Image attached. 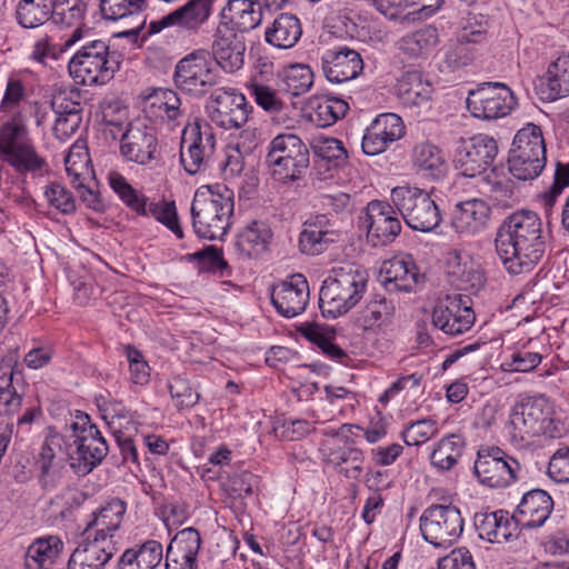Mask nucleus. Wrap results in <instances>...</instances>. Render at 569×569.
<instances>
[{"instance_id":"nucleus-64","label":"nucleus","mask_w":569,"mask_h":569,"mask_svg":"<svg viewBox=\"0 0 569 569\" xmlns=\"http://www.w3.org/2000/svg\"><path fill=\"white\" fill-rule=\"evenodd\" d=\"M44 197L48 203L62 212L69 214L76 211V200L72 193L59 182H51L46 187Z\"/></svg>"},{"instance_id":"nucleus-56","label":"nucleus","mask_w":569,"mask_h":569,"mask_svg":"<svg viewBox=\"0 0 569 569\" xmlns=\"http://www.w3.org/2000/svg\"><path fill=\"white\" fill-rule=\"evenodd\" d=\"M28 98L29 89L27 82L17 76H10L0 101V112L11 117L20 114V107Z\"/></svg>"},{"instance_id":"nucleus-48","label":"nucleus","mask_w":569,"mask_h":569,"mask_svg":"<svg viewBox=\"0 0 569 569\" xmlns=\"http://www.w3.org/2000/svg\"><path fill=\"white\" fill-rule=\"evenodd\" d=\"M53 11L52 0H19L16 7L18 23L27 29L44 24Z\"/></svg>"},{"instance_id":"nucleus-30","label":"nucleus","mask_w":569,"mask_h":569,"mask_svg":"<svg viewBox=\"0 0 569 569\" xmlns=\"http://www.w3.org/2000/svg\"><path fill=\"white\" fill-rule=\"evenodd\" d=\"M340 233L327 214H317L303 223L299 236V247L302 253L316 256L339 240Z\"/></svg>"},{"instance_id":"nucleus-33","label":"nucleus","mask_w":569,"mask_h":569,"mask_svg":"<svg viewBox=\"0 0 569 569\" xmlns=\"http://www.w3.org/2000/svg\"><path fill=\"white\" fill-rule=\"evenodd\" d=\"M22 368L13 358H3L0 361V411L16 412L23 401Z\"/></svg>"},{"instance_id":"nucleus-6","label":"nucleus","mask_w":569,"mask_h":569,"mask_svg":"<svg viewBox=\"0 0 569 569\" xmlns=\"http://www.w3.org/2000/svg\"><path fill=\"white\" fill-rule=\"evenodd\" d=\"M266 163L274 180L296 181L309 167V150L297 134L280 133L269 144Z\"/></svg>"},{"instance_id":"nucleus-35","label":"nucleus","mask_w":569,"mask_h":569,"mask_svg":"<svg viewBox=\"0 0 569 569\" xmlns=\"http://www.w3.org/2000/svg\"><path fill=\"white\" fill-rule=\"evenodd\" d=\"M475 528L479 538L491 543H501L518 535L513 516L510 517L509 512L502 509L492 512H477Z\"/></svg>"},{"instance_id":"nucleus-21","label":"nucleus","mask_w":569,"mask_h":569,"mask_svg":"<svg viewBox=\"0 0 569 569\" xmlns=\"http://www.w3.org/2000/svg\"><path fill=\"white\" fill-rule=\"evenodd\" d=\"M381 283L388 292H417L426 281L410 254H398L382 263Z\"/></svg>"},{"instance_id":"nucleus-8","label":"nucleus","mask_w":569,"mask_h":569,"mask_svg":"<svg viewBox=\"0 0 569 569\" xmlns=\"http://www.w3.org/2000/svg\"><path fill=\"white\" fill-rule=\"evenodd\" d=\"M390 200L409 228L430 232L439 227L442 218L435 200L417 187L399 186L391 190Z\"/></svg>"},{"instance_id":"nucleus-40","label":"nucleus","mask_w":569,"mask_h":569,"mask_svg":"<svg viewBox=\"0 0 569 569\" xmlns=\"http://www.w3.org/2000/svg\"><path fill=\"white\" fill-rule=\"evenodd\" d=\"M301 34L302 28L297 16L281 13L273 20L271 27L267 28L264 38L273 47L290 49L299 41Z\"/></svg>"},{"instance_id":"nucleus-46","label":"nucleus","mask_w":569,"mask_h":569,"mask_svg":"<svg viewBox=\"0 0 569 569\" xmlns=\"http://www.w3.org/2000/svg\"><path fill=\"white\" fill-rule=\"evenodd\" d=\"M466 442L462 436L451 433L443 437L430 455L431 465L440 470H451L461 458Z\"/></svg>"},{"instance_id":"nucleus-18","label":"nucleus","mask_w":569,"mask_h":569,"mask_svg":"<svg viewBox=\"0 0 569 569\" xmlns=\"http://www.w3.org/2000/svg\"><path fill=\"white\" fill-rule=\"evenodd\" d=\"M120 153L126 160L140 166L160 160L156 129L140 120L129 122L121 133Z\"/></svg>"},{"instance_id":"nucleus-39","label":"nucleus","mask_w":569,"mask_h":569,"mask_svg":"<svg viewBox=\"0 0 569 569\" xmlns=\"http://www.w3.org/2000/svg\"><path fill=\"white\" fill-rule=\"evenodd\" d=\"M272 231L263 221L253 220L237 234L234 247L246 258L258 256L268 249Z\"/></svg>"},{"instance_id":"nucleus-11","label":"nucleus","mask_w":569,"mask_h":569,"mask_svg":"<svg viewBox=\"0 0 569 569\" xmlns=\"http://www.w3.org/2000/svg\"><path fill=\"white\" fill-rule=\"evenodd\" d=\"M463 518L458 507L431 505L420 517V531L423 539L435 547L452 546L463 531Z\"/></svg>"},{"instance_id":"nucleus-49","label":"nucleus","mask_w":569,"mask_h":569,"mask_svg":"<svg viewBox=\"0 0 569 569\" xmlns=\"http://www.w3.org/2000/svg\"><path fill=\"white\" fill-rule=\"evenodd\" d=\"M280 90L298 97L305 94L313 84V72L306 64H291L278 74Z\"/></svg>"},{"instance_id":"nucleus-37","label":"nucleus","mask_w":569,"mask_h":569,"mask_svg":"<svg viewBox=\"0 0 569 569\" xmlns=\"http://www.w3.org/2000/svg\"><path fill=\"white\" fill-rule=\"evenodd\" d=\"M64 548L58 536L36 539L27 549L24 556L26 569H51L60 558Z\"/></svg>"},{"instance_id":"nucleus-19","label":"nucleus","mask_w":569,"mask_h":569,"mask_svg":"<svg viewBox=\"0 0 569 569\" xmlns=\"http://www.w3.org/2000/svg\"><path fill=\"white\" fill-rule=\"evenodd\" d=\"M396 207L389 202L372 200L366 207L365 224L367 239L373 247H383L395 241L402 226Z\"/></svg>"},{"instance_id":"nucleus-2","label":"nucleus","mask_w":569,"mask_h":569,"mask_svg":"<svg viewBox=\"0 0 569 569\" xmlns=\"http://www.w3.org/2000/svg\"><path fill=\"white\" fill-rule=\"evenodd\" d=\"M233 191L226 184L199 187L191 203L192 229L204 240L222 239L230 228L233 214Z\"/></svg>"},{"instance_id":"nucleus-42","label":"nucleus","mask_w":569,"mask_h":569,"mask_svg":"<svg viewBox=\"0 0 569 569\" xmlns=\"http://www.w3.org/2000/svg\"><path fill=\"white\" fill-rule=\"evenodd\" d=\"M61 448L62 438L59 435H50L46 437L36 457L34 468L39 472L40 481L44 487L53 481V477L61 467L62 459L58 457Z\"/></svg>"},{"instance_id":"nucleus-34","label":"nucleus","mask_w":569,"mask_h":569,"mask_svg":"<svg viewBox=\"0 0 569 569\" xmlns=\"http://www.w3.org/2000/svg\"><path fill=\"white\" fill-rule=\"evenodd\" d=\"M490 211V207L482 199L461 201L455 207L451 226L460 234L473 236L487 227Z\"/></svg>"},{"instance_id":"nucleus-14","label":"nucleus","mask_w":569,"mask_h":569,"mask_svg":"<svg viewBox=\"0 0 569 569\" xmlns=\"http://www.w3.org/2000/svg\"><path fill=\"white\" fill-rule=\"evenodd\" d=\"M498 152V142L493 137L475 134L461 140L453 159L455 168L463 177L481 176L493 164Z\"/></svg>"},{"instance_id":"nucleus-47","label":"nucleus","mask_w":569,"mask_h":569,"mask_svg":"<svg viewBox=\"0 0 569 569\" xmlns=\"http://www.w3.org/2000/svg\"><path fill=\"white\" fill-rule=\"evenodd\" d=\"M485 190L489 199L500 208H511L518 200L515 182L496 168L483 178Z\"/></svg>"},{"instance_id":"nucleus-17","label":"nucleus","mask_w":569,"mask_h":569,"mask_svg":"<svg viewBox=\"0 0 569 569\" xmlns=\"http://www.w3.org/2000/svg\"><path fill=\"white\" fill-rule=\"evenodd\" d=\"M216 144L212 128L207 122L196 121L182 130L180 161L189 174L206 170Z\"/></svg>"},{"instance_id":"nucleus-23","label":"nucleus","mask_w":569,"mask_h":569,"mask_svg":"<svg viewBox=\"0 0 569 569\" xmlns=\"http://www.w3.org/2000/svg\"><path fill=\"white\" fill-rule=\"evenodd\" d=\"M216 0H189L183 6L149 23V33H158L169 27H179L190 32H198L213 12Z\"/></svg>"},{"instance_id":"nucleus-45","label":"nucleus","mask_w":569,"mask_h":569,"mask_svg":"<svg viewBox=\"0 0 569 569\" xmlns=\"http://www.w3.org/2000/svg\"><path fill=\"white\" fill-rule=\"evenodd\" d=\"M547 163V157L541 154L523 153L509 150L508 170L518 181H532L537 179Z\"/></svg>"},{"instance_id":"nucleus-20","label":"nucleus","mask_w":569,"mask_h":569,"mask_svg":"<svg viewBox=\"0 0 569 569\" xmlns=\"http://www.w3.org/2000/svg\"><path fill=\"white\" fill-rule=\"evenodd\" d=\"M246 50V41L241 33L217 24L209 51L213 63L227 73H234L244 64Z\"/></svg>"},{"instance_id":"nucleus-27","label":"nucleus","mask_w":569,"mask_h":569,"mask_svg":"<svg viewBox=\"0 0 569 569\" xmlns=\"http://www.w3.org/2000/svg\"><path fill=\"white\" fill-rule=\"evenodd\" d=\"M201 542L200 532L193 527L178 531L167 548L166 569H198Z\"/></svg>"},{"instance_id":"nucleus-28","label":"nucleus","mask_w":569,"mask_h":569,"mask_svg":"<svg viewBox=\"0 0 569 569\" xmlns=\"http://www.w3.org/2000/svg\"><path fill=\"white\" fill-rule=\"evenodd\" d=\"M553 510L551 496L542 489H532L523 493L512 516L517 527L535 529L542 527Z\"/></svg>"},{"instance_id":"nucleus-52","label":"nucleus","mask_w":569,"mask_h":569,"mask_svg":"<svg viewBox=\"0 0 569 569\" xmlns=\"http://www.w3.org/2000/svg\"><path fill=\"white\" fill-rule=\"evenodd\" d=\"M439 42L438 30L433 26H425L400 41V49L410 57H419L430 52Z\"/></svg>"},{"instance_id":"nucleus-61","label":"nucleus","mask_w":569,"mask_h":569,"mask_svg":"<svg viewBox=\"0 0 569 569\" xmlns=\"http://www.w3.org/2000/svg\"><path fill=\"white\" fill-rule=\"evenodd\" d=\"M488 39V22L475 14H468L460 22L457 40L469 43H482Z\"/></svg>"},{"instance_id":"nucleus-24","label":"nucleus","mask_w":569,"mask_h":569,"mask_svg":"<svg viewBox=\"0 0 569 569\" xmlns=\"http://www.w3.org/2000/svg\"><path fill=\"white\" fill-rule=\"evenodd\" d=\"M273 307L284 318H293L306 310L309 302V284L301 273L292 274L271 288Z\"/></svg>"},{"instance_id":"nucleus-26","label":"nucleus","mask_w":569,"mask_h":569,"mask_svg":"<svg viewBox=\"0 0 569 569\" xmlns=\"http://www.w3.org/2000/svg\"><path fill=\"white\" fill-rule=\"evenodd\" d=\"M323 76L332 83H342L356 79L363 70L360 53L347 46L327 49L321 56Z\"/></svg>"},{"instance_id":"nucleus-32","label":"nucleus","mask_w":569,"mask_h":569,"mask_svg":"<svg viewBox=\"0 0 569 569\" xmlns=\"http://www.w3.org/2000/svg\"><path fill=\"white\" fill-rule=\"evenodd\" d=\"M116 551V542L84 536L70 555L67 569H103Z\"/></svg>"},{"instance_id":"nucleus-62","label":"nucleus","mask_w":569,"mask_h":569,"mask_svg":"<svg viewBox=\"0 0 569 569\" xmlns=\"http://www.w3.org/2000/svg\"><path fill=\"white\" fill-rule=\"evenodd\" d=\"M541 360L542 356L540 353L520 349L506 357L500 368L506 372H529L536 369Z\"/></svg>"},{"instance_id":"nucleus-43","label":"nucleus","mask_w":569,"mask_h":569,"mask_svg":"<svg viewBox=\"0 0 569 569\" xmlns=\"http://www.w3.org/2000/svg\"><path fill=\"white\" fill-rule=\"evenodd\" d=\"M413 166L417 172L432 179H440L447 172V162L442 151L429 142H422L415 147Z\"/></svg>"},{"instance_id":"nucleus-9","label":"nucleus","mask_w":569,"mask_h":569,"mask_svg":"<svg viewBox=\"0 0 569 569\" xmlns=\"http://www.w3.org/2000/svg\"><path fill=\"white\" fill-rule=\"evenodd\" d=\"M0 152L3 159L19 172H36L46 166L28 134L21 114H16L0 127Z\"/></svg>"},{"instance_id":"nucleus-22","label":"nucleus","mask_w":569,"mask_h":569,"mask_svg":"<svg viewBox=\"0 0 569 569\" xmlns=\"http://www.w3.org/2000/svg\"><path fill=\"white\" fill-rule=\"evenodd\" d=\"M320 451L323 461L332 467L340 476L349 480H359L363 472L365 452L356 446L350 437L342 443L337 441H322Z\"/></svg>"},{"instance_id":"nucleus-60","label":"nucleus","mask_w":569,"mask_h":569,"mask_svg":"<svg viewBox=\"0 0 569 569\" xmlns=\"http://www.w3.org/2000/svg\"><path fill=\"white\" fill-rule=\"evenodd\" d=\"M258 478L248 470H238L233 473H227L226 481L222 483L223 489L233 498H243L252 495L253 487L257 485Z\"/></svg>"},{"instance_id":"nucleus-16","label":"nucleus","mask_w":569,"mask_h":569,"mask_svg":"<svg viewBox=\"0 0 569 569\" xmlns=\"http://www.w3.org/2000/svg\"><path fill=\"white\" fill-rule=\"evenodd\" d=\"M206 108L210 120L226 130L240 129L252 110L244 94L230 87L214 89Z\"/></svg>"},{"instance_id":"nucleus-51","label":"nucleus","mask_w":569,"mask_h":569,"mask_svg":"<svg viewBox=\"0 0 569 569\" xmlns=\"http://www.w3.org/2000/svg\"><path fill=\"white\" fill-rule=\"evenodd\" d=\"M547 89L550 100L569 96V53L559 56L549 64Z\"/></svg>"},{"instance_id":"nucleus-4","label":"nucleus","mask_w":569,"mask_h":569,"mask_svg":"<svg viewBox=\"0 0 569 569\" xmlns=\"http://www.w3.org/2000/svg\"><path fill=\"white\" fill-rule=\"evenodd\" d=\"M121 53L111 51L107 41H87L70 59L68 68L73 80L82 86H103L120 70Z\"/></svg>"},{"instance_id":"nucleus-29","label":"nucleus","mask_w":569,"mask_h":569,"mask_svg":"<svg viewBox=\"0 0 569 569\" xmlns=\"http://www.w3.org/2000/svg\"><path fill=\"white\" fill-rule=\"evenodd\" d=\"M262 17L263 7L259 0H228L219 12L218 24L243 34L258 28Z\"/></svg>"},{"instance_id":"nucleus-59","label":"nucleus","mask_w":569,"mask_h":569,"mask_svg":"<svg viewBox=\"0 0 569 569\" xmlns=\"http://www.w3.org/2000/svg\"><path fill=\"white\" fill-rule=\"evenodd\" d=\"M438 433V425L433 419H421L409 422L401 436L407 446H420Z\"/></svg>"},{"instance_id":"nucleus-3","label":"nucleus","mask_w":569,"mask_h":569,"mask_svg":"<svg viewBox=\"0 0 569 569\" xmlns=\"http://www.w3.org/2000/svg\"><path fill=\"white\" fill-rule=\"evenodd\" d=\"M368 278L367 271L360 266L347 263L333 268L319 293L322 315L336 318L352 309L362 298Z\"/></svg>"},{"instance_id":"nucleus-57","label":"nucleus","mask_w":569,"mask_h":569,"mask_svg":"<svg viewBox=\"0 0 569 569\" xmlns=\"http://www.w3.org/2000/svg\"><path fill=\"white\" fill-rule=\"evenodd\" d=\"M311 148L318 158L332 163L335 167H341L347 162L348 152L343 143L337 138L318 136L311 142Z\"/></svg>"},{"instance_id":"nucleus-1","label":"nucleus","mask_w":569,"mask_h":569,"mask_svg":"<svg viewBox=\"0 0 569 569\" xmlns=\"http://www.w3.org/2000/svg\"><path fill=\"white\" fill-rule=\"evenodd\" d=\"M547 240L540 216L531 210H518L500 223L495 244L507 272L518 276L537 267L546 253Z\"/></svg>"},{"instance_id":"nucleus-41","label":"nucleus","mask_w":569,"mask_h":569,"mask_svg":"<svg viewBox=\"0 0 569 569\" xmlns=\"http://www.w3.org/2000/svg\"><path fill=\"white\" fill-rule=\"evenodd\" d=\"M396 91L403 103L418 107L430 99L432 86L420 71L409 70L398 79Z\"/></svg>"},{"instance_id":"nucleus-5","label":"nucleus","mask_w":569,"mask_h":569,"mask_svg":"<svg viewBox=\"0 0 569 569\" xmlns=\"http://www.w3.org/2000/svg\"><path fill=\"white\" fill-rule=\"evenodd\" d=\"M67 427L72 431L76 447L70 453V466L77 475L86 476L103 461L109 452V446L87 413L79 411Z\"/></svg>"},{"instance_id":"nucleus-31","label":"nucleus","mask_w":569,"mask_h":569,"mask_svg":"<svg viewBox=\"0 0 569 569\" xmlns=\"http://www.w3.org/2000/svg\"><path fill=\"white\" fill-rule=\"evenodd\" d=\"M126 511L127 502L122 499L112 498L108 500L92 512L83 535L114 542V533L120 529Z\"/></svg>"},{"instance_id":"nucleus-55","label":"nucleus","mask_w":569,"mask_h":569,"mask_svg":"<svg viewBox=\"0 0 569 569\" xmlns=\"http://www.w3.org/2000/svg\"><path fill=\"white\" fill-rule=\"evenodd\" d=\"M510 150L541 154V158L547 157L546 142L541 128L532 122L527 123L516 132Z\"/></svg>"},{"instance_id":"nucleus-36","label":"nucleus","mask_w":569,"mask_h":569,"mask_svg":"<svg viewBox=\"0 0 569 569\" xmlns=\"http://www.w3.org/2000/svg\"><path fill=\"white\" fill-rule=\"evenodd\" d=\"M99 7L101 16L106 20L130 19L133 21L132 26L122 34H138L146 22L142 16L146 0H100Z\"/></svg>"},{"instance_id":"nucleus-50","label":"nucleus","mask_w":569,"mask_h":569,"mask_svg":"<svg viewBox=\"0 0 569 569\" xmlns=\"http://www.w3.org/2000/svg\"><path fill=\"white\" fill-rule=\"evenodd\" d=\"M395 311L396 307L391 299H388L383 293H375L362 308L360 319L363 322L365 329L379 327L389 322Z\"/></svg>"},{"instance_id":"nucleus-25","label":"nucleus","mask_w":569,"mask_h":569,"mask_svg":"<svg viewBox=\"0 0 569 569\" xmlns=\"http://www.w3.org/2000/svg\"><path fill=\"white\" fill-rule=\"evenodd\" d=\"M405 134L402 119L396 113L378 114L366 129L361 148L367 156H377L386 151L389 146Z\"/></svg>"},{"instance_id":"nucleus-53","label":"nucleus","mask_w":569,"mask_h":569,"mask_svg":"<svg viewBox=\"0 0 569 569\" xmlns=\"http://www.w3.org/2000/svg\"><path fill=\"white\" fill-rule=\"evenodd\" d=\"M108 181L110 188L128 208L138 214H147V197L133 189L120 172L110 171L108 173Z\"/></svg>"},{"instance_id":"nucleus-58","label":"nucleus","mask_w":569,"mask_h":569,"mask_svg":"<svg viewBox=\"0 0 569 569\" xmlns=\"http://www.w3.org/2000/svg\"><path fill=\"white\" fill-rule=\"evenodd\" d=\"M248 90L256 103L266 112L276 114L286 109V103L280 98L279 92L270 86L253 82L248 87Z\"/></svg>"},{"instance_id":"nucleus-13","label":"nucleus","mask_w":569,"mask_h":569,"mask_svg":"<svg viewBox=\"0 0 569 569\" xmlns=\"http://www.w3.org/2000/svg\"><path fill=\"white\" fill-rule=\"evenodd\" d=\"M472 117L495 120L508 116L517 100L511 89L501 82H485L470 90L466 100Z\"/></svg>"},{"instance_id":"nucleus-38","label":"nucleus","mask_w":569,"mask_h":569,"mask_svg":"<svg viewBox=\"0 0 569 569\" xmlns=\"http://www.w3.org/2000/svg\"><path fill=\"white\" fill-rule=\"evenodd\" d=\"M162 559V545L151 539L124 550L118 560V569H156Z\"/></svg>"},{"instance_id":"nucleus-10","label":"nucleus","mask_w":569,"mask_h":569,"mask_svg":"<svg viewBox=\"0 0 569 569\" xmlns=\"http://www.w3.org/2000/svg\"><path fill=\"white\" fill-rule=\"evenodd\" d=\"M511 425L521 438L546 436L560 437L561 431L553 419V406L543 395L522 396L511 413Z\"/></svg>"},{"instance_id":"nucleus-44","label":"nucleus","mask_w":569,"mask_h":569,"mask_svg":"<svg viewBox=\"0 0 569 569\" xmlns=\"http://www.w3.org/2000/svg\"><path fill=\"white\" fill-rule=\"evenodd\" d=\"M150 112L161 120L179 123L183 111L181 99L174 90L158 88L148 97Z\"/></svg>"},{"instance_id":"nucleus-7","label":"nucleus","mask_w":569,"mask_h":569,"mask_svg":"<svg viewBox=\"0 0 569 569\" xmlns=\"http://www.w3.org/2000/svg\"><path fill=\"white\" fill-rule=\"evenodd\" d=\"M221 76L210 59L209 50L197 49L180 59L173 72L174 86L186 94L200 99L211 93Z\"/></svg>"},{"instance_id":"nucleus-15","label":"nucleus","mask_w":569,"mask_h":569,"mask_svg":"<svg viewBox=\"0 0 569 569\" xmlns=\"http://www.w3.org/2000/svg\"><path fill=\"white\" fill-rule=\"evenodd\" d=\"M476 320L471 299L460 293L446 295L436 302L432 313V326L450 337L469 331Z\"/></svg>"},{"instance_id":"nucleus-54","label":"nucleus","mask_w":569,"mask_h":569,"mask_svg":"<svg viewBox=\"0 0 569 569\" xmlns=\"http://www.w3.org/2000/svg\"><path fill=\"white\" fill-rule=\"evenodd\" d=\"M186 259L190 262H197L200 272H212L219 274V277H229L231 273L222 250L216 246H207L202 250L189 253Z\"/></svg>"},{"instance_id":"nucleus-63","label":"nucleus","mask_w":569,"mask_h":569,"mask_svg":"<svg viewBox=\"0 0 569 569\" xmlns=\"http://www.w3.org/2000/svg\"><path fill=\"white\" fill-rule=\"evenodd\" d=\"M168 388L178 410L192 408L200 399L199 392L193 390L190 382L182 377L172 378Z\"/></svg>"},{"instance_id":"nucleus-12","label":"nucleus","mask_w":569,"mask_h":569,"mask_svg":"<svg viewBox=\"0 0 569 569\" xmlns=\"http://www.w3.org/2000/svg\"><path fill=\"white\" fill-rule=\"evenodd\" d=\"M479 481L490 488H507L519 478L521 463L496 446L481 447L473 466Z\"/></svg>"}]
</instances>
